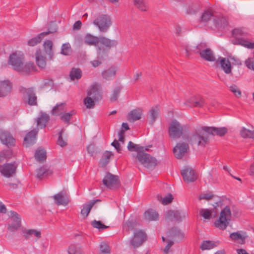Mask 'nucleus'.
Listing matches in <instances>:
<instances>
[{
	"mask_svg": "<svg viewBox=\"0 0 254 254\" xmlns=\"http://www.w3.org/2000/svg\"><path fill=\"white\" fill-rule=\"evenodd\" d=\"M24 55L23 54L15 52L9 57L8 63L13 69L22 74H27L36 70V67L33 63H28L24 64Z\"/></svg>",
	"mask_w": 254,
	"mask_h": 254,
	"instance_id": "nucleus-1",
	"label": "nucleus"
},
{
	"mask_svg": "<svg viewBox=\"0 0 254 254\" xmlns=\"http://www.w3.org/2000/svg\"><path fill=\"white\" fill-rule=\"evenodd\" d=\"M249 33L244 28H235L232 31V35L235 38L233 43L235 45H240L248 49L254 48V42L252 43L248 40Z\"/></svg>",
	"mask_w": 254,
	"mask_h": 254,
	"instance_id": "nucleus-2",
	"label": "nucleus"
},
{
	"mask_svg": "<svg viewBox=\"0 0 254 254\" xmlns=\"http://www.w3.org/2000/svg\"><path fill=\"white\" fill-rule=\"evenodd\" d=\"M231 211L229 206H226L220 212L219 219H217L214 226L221 230H225L231 220Z\"/></svg>",
	"mask_w": 254,
	"mask_h": 254,
	"instance_id": "nucleus-3",
	"label": "nucleus"
},
{
	"mask_svg": "<svg viewBox=\"0 0 254 254\" xmlns=\"http://www.w3.org/2000/svg\"><path fill=\"white\" fill-rule=\"evenodd\" d=\"M135 158L142 165L148 169L154 168L157 164V161L155 158L142 150L137 153Z\"/></svg>",
	"mask_w": 254,
	"mask_h": 254,
	"instance_id": "nucleus-4",
	"label": "nucleus"
},
{
	"mask_svg": "<svg viewBox=\"0 0 254 254\" xmlns=\"http://www.w3.org/2000/svg\"><path fill=\"white\" fill-rule=\"evenodd\" d=\"M186 127L182 125L176 120H173L169 124L168 133L172 138H179L183 135Z\"/></svg>",
	"mask_w": 254,
	"mask_h": 254,
	"instance_id": "nucleus-5",
	"label": "nucleus"
},
{
	"mask_svg": "<svg viewBox=\"0 0 254 254\" xmlns=\"http://www.w3.org/2000/svg\"><path fill=\"white\" fill-rule=\"evenodd\" d=\"M20 92L23 95L24 102L30 106H37V97L33 88H26L20 87Z\"/></svg>",
	"mask_w": 254,
	"mask_h": 254,
	"instance_id": "nucleus-6",
	"label": "nucleus"
},
{
	"mask_svg": "<svg viewBox=\"0 0 254 254\" xmlns=\"http://www.w3.org/2000/svg\"><path fill=\"white\" fill-rule=\"evenodd\" d=\"M93 24L99 28L100 31L105 32L112 25V20L109 15L101 14L94 20Z\"/></svg>",
	"mask_w": 254,
	"mask_h": 254,
	"instance_id": "nucleus-7",
	"label": "nucleus"
},
{
	"mask_svg": "<svg viewBox=\"0 0 254 254\" xmlns=\"http://www.w3.org/2000/svg\"><path fill=\"white\" fill-rule=\"evenodd\" d=\"M103 183L108 189L114 190L120 186V181L117 175L107 172L103 179Z\"/></svg>",
	"mask_w": 254,
	"mask_h": 254,
	"instance_id": "nucleus-8",
	"label": "nucleus"
},
{
	"mask_svg": "<svg viewBox=\"0 0 254 254\" xmlns=\"http://www.w3.org/2000/svg\"><path fill=\"white\" fill-rule=\"evenodd\" d=\"M188 142L190 145H197L204 147L209 142V138L207 136L200 134L197 131L193 133L188 139Z\"/></svg>",
	"mask_w": 254,
	"mask_h": 254,
	"instance_id": "nucleus-9",
	"label": "nucleus"
},
{
	"mask_svg": "<svg viewBox=\"0 0 254 254\" xmlns=\"http://www.w3.org/2000/svg\"><path fill=\"white\" fill-rule=\"evenodd\" d=\"M189 149L188 143L180 142L174 147L173 153L176 158L180 159L188 154Z\"/></svg>",
	"mask_w": 254,
	"mask_h": 254,
	"instance_id": "nucleus-10",
	"label": "nucleus"
},
{
	"mask_svg": "<svg viewBox=\"0 0 254 254\" xmlns=\"http://www.w3.org/2000/svg\"><path fill=\"white\" fill-rule=\"evenodd\" d=\"M146 240L145 233L141 230H137L134 232L133 238L130 240V244L134 248L139 247Z\"/></svg>",
	"mask_w": 254,
	"mask_h": 254,
	"instance_id": "nucleus-11",
	"label": "nucleus"
},
{
	"mask_svg": "<svg viewBox=\"0 0 254 254\" xmlns=\"http://www.w3.org/2000/svg\"><path fill=\"white\" fill-rule=\"evenodd\" d=\"M102 88L100 84L95 83L92 85L87 92V96L98 101L102 98Z\"/></svg>",
	"mask_w": 254,
	"mask_h": 254,
	"instance_id": "nucleus-12",
	"label": "nucleus"
},
{
	"mask_svg": "<svg viewBox=\"0 0 254 254\" xmlns=\"http://www.w3.org/2000/svg\"><path fill=\"white\" fill-rule=\"evenodd\" d=\"M201 129L212 135H217L223 136L228 132V129L226 127H216L203 126L201 127Z\"/></svg>",
	"mask_w": 254,
	"mask_h": 254,
	"instance_id": "nucleus-13",
	"label": "nucleus"
},
{
	"mask_svg": "<svg viewBox=\"0 0 254 254\" xmlns=\"http://www.w3.org/2000/svg\"><path fill=\"white\" fill-rule=\"evenodd\" d=\"M0 140L7 147L14 146L15 144V139L10 132L6 130H0Z\"/></svg>",
	"mask_w": 254,
	"mask_h": 254,
	"instance_id": "nucleus-14",
	"label": "nucleus"
},
{
	"mask_svg": "<svg viewBox=\"0 0 254 254\" xmlns=\"http://www.w3.org/2000/svg\"><path fill=\"white\" fill-rule=\"evenodd\" d=\"M205 104L204 99L200 95L191 97L185 103V104L187 106H193L197 108L202 107Z\"/></svg>",
	"mask_w": 254,
	"mask_h": 254,
	"instance_id": "nucleus-15",
	"label": "nucleus"
},
{
	"mask_svg": "<svg viewBox=\"0 0 254 254\" xmlns=\"http://www.w3.org/2000/svg\"><path fill=\"white\" fill-rule=\"evenodd\" d=\"M52 197L58 205L66 206L69 201V195L64 191H61Z\"/></svg>",
	"mask_w": 254,
	"mask_h": 254,
	"instance_id": "nucleus-16",
	"label": "nucleus"
},
{
	"mask_svg": "<svg viewBox=\"0 0 254 254\" xmlns=\"http://www.w3.org/2000/svg\"><path fill=\"white\" fill-rule=\"evenodd\" d=\"M185 181L187 182H193L197 179V176L195 171L191 168L187 167L181 171Z\"/></svg>",
	"mask_w": 254,
	"mask_h": 254,
	"instance_id": "nucleus-17",
	"label": "nucleus"
},
{
	"mask_svg": "<svg viewBox=\"0 0 254 254\" xmlns=\"http://www.w3.org/2000/svg\"><path fill=\"white\" fill-rule=\"evenodd\" d=\"M16 167L14 164H4L3 166H0V172L1 174L6 178L11 177L15 174Z\"/></svg>",
	"mask_w": 254,
	"mask_h": 254,
	"instance_id": "nucleus-18",
	"label": "nucleus"
},
{
	"mask_svg": "<svg viewBox=\"0 0 254 254\" xmlns=\"http://www.w3.org/2000/svg\"><path fill=\"white\" fill-rule=\"evenodd\" d=\"M12 83L8 80L0 81V97H4L10 93L12 90Z\"/></svg>",
	"mask_w": 254,
	"mask_h": 254,
	"instance_id": "nucleus-19",
	"label": "nucleus"
},
{
	"mask_svg": "<svg viewBox=\"0 0 254 254\" xmlns=\"http://www.w3.org/2000/svg\"><path fill=\"white\" fill-rule=\"evenodd\" d=\"M38 130V128H34L27 133L24 138V142L26 144V147L35 143Z\"/></svg>",
	"mask_w": 254,
	"mask_h": 254,
	"instance_id": "nucleus-20",
	"label": "nucleus"
},
{
	"mask_svg": "<svg viewBox=\"0 0 254 254\" xmlns=\"http://www.w3.org/2000/svg\"><path fill=\"white\" fill-rule=\"evenodd\" d=\"M168 237L175 241H181L185 237L184 233L177 228H172L167 233Z\"/></svg>",
	"mask_w": 254,
	"mask_h": 254,
	"instance_id": "nucleus-21",
	"label": "nucleus"
},
{
	"mask_svg": "<svg viewBox=\"0 0 254 254\" xmlns=\"http://www.w3.org/2000/svg\"><path fill=\"white\" fill-rule=\"evenodd\" d=\"M101 200L100 199H94L92 200H90L87 202L86 204H84L82 206V208L81 210V214L84 217V218H86L88 216V214L94 206V205L97 202H100Z\"/></svg>",
	"mask_w": 254,
	"mask_h": 254,
	"instance_id": "nucleus-22",
	"label": "nucleus"
},
{
	"mask_svg": "<svg viewBox=\"0 0 254 254\" xmlns=\"http://www.w3.org/2000/svg\"><path fill=\"white\" fill-rule=\"evenodd\" d=\"M49 119L50 117L48 114L41 112L40 113L39 117L36 119L37 126L39 127L40 128H45L46 127Z\"/></svg>",
	"mask_w": 254,
	"mask_h": 254,
	"instance_id": "nucleus-23",
	"label": "nucleus"
},
{
	"mask_svg": "<svg viewBox=\"0 0 254 254\" xmlns=\"http://www.w3.org/2000/svg\"><path fill=\"white\" fill-rule=\"evenodd\" d=\"M212 198H215V203L212 204L214 208H216L221 204L222 201L221 197L215 196L214 195L211 194V193L202 194L199 197V199H205L207 200Z\"/></svg>",
	"mask_w": 254,
	"mask_h": 254,
	"instance_id": "nucleus-24",
	"label": "nucleus"
},
{
	"mask_svg": "<svg viewBox=\"0 0 254 254\" xmlns=\"http://www.w3.org/2000/svg\"><path fill=\"white\" fill-rule=\"evenodd\" d=\"M219 62L222 69L225 73H232V67L231 63L228 59H226L225 58L220 57L219 59Z\"/></svg>",
	"mask_w": 254,
	"mask_h": 254,
	"instance_id": "nucleus-25",
	"label": "nucleus"
},
{
	"mask_svg": "<svg viewBox=\"0 0 254 254\" xmlns=\"http://www.w3.org/2000/svg\"><path fill=\"white\" fill-rule=\"evenodd\" d=\"M142 114V110L137 108L131 111L128 114V120L134 122L141 119Z\"/></svg>",
	"mask_w": 254,
	"mask_h": 254,
	"instance_id": "nucleus-26",
	"label": "nucleus"
},
{
	"mask_svg": "<svg viewBox=\"0 0 254 254\" xmlns=\"http://www.w3.org/2000/svg\"><path fill=\"white\" fill-rule=\"evenodd\" d=\"M143 218L147 221H156L159 218V214L155 210L150 209L145 211Z\"/></svg>",
	"mask_w": 254,
	"mask_h": 254,
	"instance_id": "nucleus-27",
	"label": "nucleus"
},
{
	"mask_svg": "<svg viewBox=\"0 0 254 254\" xmlns=\"http://www.w3.org/2000/svg\"><path fill=\"white\" fill-rule=\"evenodd\" d=\"M199 55L202 59L207 61L214 62L216 60L214 53L210 48H207L202 51L200 53Z\"/></svg>",
	"mask_w": 254,
	"mask_h": 254,
	"instance_id": "nucleus-28",
	"label": "nucleus"
},
{
	"mask_svg": "<svg viewBox=\"0 0 254 254\" xmlns=\"http://www.w3.org/2000/svg\"><path fill=\"white\" fill-rule=\"evenodd\" d=\"M35 56L37 65L40 68H45L46 65V58L42 55V51L40 49L36 51Z\"/></svg>",
	"mask_w": 254,
	"mask_h": 254,
	"instance_id": "nucleus-29",
	"label": "nucleus"
},
{
	"mask_svg": "<svg viewBox=\"0 0 254 254\" xmlns=\"http://www.w3.org/2000/svg\"><path fill=\"white\" fill-rule=\"evenodd\" d=\"M55 30L53 29L52 31L49 32H44L38 34L36 37H35L31 39H30L28 42L27 44L30 46H34L37 44L40 43L43 39V38L46 35H48L49 33L52 32Z\"/></svg>",
	"mask_w": 254,
	"mask_h": 254,
	"instance_id": "nucleus-30",
	"label": "nucleus"
},
{
	"mask_svg": "<svg viewBox=\"0 0 254 254\" xmlns=\"http://www.w3.org/2000/svg\"><path fill=\"white\" fill-rule=\"evenodd\" d=\"M99 43L108 49L116 47L118 44L117 40H111L103 36L100 37Z\"/></svg>",
	"mask_w": 254,
	"mask_h": 254,
	"instance_id": "nucleus-31",
	"label": "nucleus"
},
{
	"mask_svg": "<svg viewBox=\"0 0 254 254\" xmlns=\"http://www.w3.org/2000/svg\"><path fill=\"white\" fill-rule=\"evenodd\" d=\"M116 71L117 68L111 66L108 69L103 71L102 73V75L106 80H111L115 77Z\"/></svg>",
	"mask_w": 254,
	"mask_h": 254,
	"instance_id": "nucleus-32",
	"label": "nucleus"
},
{
	"mask_svg": "<svg viewBox=\"0 0 254 254\" xmlns=\"http://www.w3.org/2000/svg\"><path fill=\"white\" fill-rule=\"evenodd\" d=\"M213 21L215 26L217 27H225L228 25L227 18L222 16L215 15Z\"/></svg>",
	"mask_w": 254,
	"mask_h": 254,
	"instance_id": "nucleus-33",
	"label": "nucleus"
},
{
	"mask_svg": "<svg viewBox=\"0 0 254 254\" xmlns=\"http://www.w3.org/2000/svg\"><path fill=\"white\" fill-rule=\"evenodd\" d=\"M100 37L94 36L90 34L86 35L84 38V42L88 45L96 46L99 43Z\"/></svg>",
	"mask_w": 254,
	"mask_h": 254,
	"instance_id": "nucleus-34",
	"label": "nucleus"
},
{
	"mask_svg": "<svg viewBox=\"0 0 254 254\" xmlns=\"http://www.w3.org/2000/svg\"><path fill=\"white\" fill-rule=\"evenodd\" d=\"M22 233H23L24 238L26 240L30 239L32 235H34L38 239H39L41 237L40 231L34 229H23L22 230Z\"/></svg>",
	"mask_w": 254,
	"mask_h": 254,
	"instance_id": "nucleus-35",
	"label": "nucleus"
},
{
	"mask_svg": "<svg viewBox=\"0 0 254 254\" xmlns=\"http://www.w3.org/2000/svg\"><path fill=\"white\" fill-rule=\"evenodd\" d=\"M36 177L39 180L52 174V172L45 167H41L36 170Z\"/></svg>",
	"mask_w": 254,
	"mask_h": 254,
	"instance_id": "nucleus-36",
	"label": "nucleus"
},
{
	"mask_svg": "<svg viewBox=\"0 0 254 254\" xmlns=\"http://www.w3.org/2000/svg\"><path fill=\"white\" fill-rule=\"evenodd\" d=\"M45 51L49 56V59L53 60L54 53L52 50L53 42L51 40H46L43 44Z\"/></svg>",
	"mask_w": 254,
	"mask_h": 254,
	"instance_id": "nucleus-37",
	"label": "nucleus"
},
{
	"mask_svg": "<svg viewBox=\"0 0 254 254\" xmlns=\"http://www.w3.org/2000/svg\"><path fill=\"white\" fill-rule=\"evenodd\" d=\"M34 156L38 162H43L47 158L46 152L44 149L39 148L36 150Z\"/></svg>",
	"mask_w": 254,
	"mask_h": 254,
	"instance_id": "nucleus-38",
	"label": "nucleus"
},
{
	"mask_svg": "<svg viewBox=\"0 0 254 254\" xmlns=\"http://www.w3.org/2000/svg\"><path fill=\"white\" fill-rule=\"evenodd\" d=\"M113 154L110 151H106L103 154L102 157L100 160V164L101 167L106 166L110 161V158Z\"/></svg>",
	"mask_w": 254,
	"mask_h": 254,
	"instance_id": "nucleus-39",
	"label": "nucleus"
},
{
	"mask_svg": "<svg viewBox=\"0 0 254 254\" xmlns=\"http://www.w3.org/2000/svg\"><path fill=\"white\" fill-rule=\"evenodd\" d=\"M214 17L215 15L213 14V13L211 10H208L204 11L202 13L200 17V21L202 22H207L208 20H213Z\"/></svg>",
	"mask_w": 254,
	"mask_h": 254,
	"instance_id": "nucleus-40",
	"label": "nucleus"
},
{
	"mask_svg": "<svg viewBox=\"0 0 254 254\" xmlns=\"http://www.w3.org/2000/svg\"><path fill=\"white\" fill-rule=\"evenodd\" d=\"M159 108L158 106L152 108L149 112V118L151 124H153L158 117L159 113Z\"/></svg>",
	"mask_w": 254,
	"mask_h": 254,
	"instance_id": "nucleus-41",
	"label": "nucleus"
},
{
	"mask_svg": "<svg viewBox=\"0 0 254 254\" xmlns=\"http://www.w3.org/2000/svg\"><path fill=\"white\" fill-rule=\"evenodd\" d=\"M122 88L123 87L122 86H118L114 89L110 98L111 102H115L118 100Z\"/></svg>",
	"mask_w": 254,
	"mask_h": 254,
	"instance_id": "nucleus-42",
	"label": "nucleus"
},
{
	"mask_svg": "<svg viewBox=\"0 0 254 254\" xmlns=\"http://www.w3.org/2000/svg\"><path fill=\"white\" fill-rule=\"evenodd\" d=\"M216 247L215 242L211 241H203L200 247L202 250H210Z\"/></svg>",
	"mask_w": 254,
	"mask_h": 254,
	"instance_id": "nucleus-43",
	"label": "nucleus"
},
{
	"mask_svg": "<svg viewBox=\"0 0 254 254\" xmlns=\"http://www.w3.org/2000/svg\"><path fill=\"white\" fill-rule=\"evenodd\" d=\"M157 198L158 200L160 201L163 204L167 205L170 203L173 199V195L171 193H169L167 196H165L164 198L160 195H157Z\"/></svg>",
	"mask_w": 254,
	"mask_h": 254,
	"instance_id": "nucleus-44",
	"label": "nucleus"
},
{
	"mask_svg": "<svg viewBox=\"0 0 254 254\" xmlns=\"http://www.w3.org/2000/svg\"><path fill=\"white\" fill-rule=\"evenodd\" d=\"M230 237L232 240L234 241L241 240V242H240V243L243 244L245 242V240L247 238V236L242 235L240 233H239V232H237L231 233L230 235Z\"/></svg>",
	"mask_w": 254,
	"mask_h": 254,
	"instance_id": "nucleus-45",
	"label": "nucleus"
},
{
	"mask_svg": "<svg viewBox=\"0 0 254 254\" xmlns=\"http://www.w3.org/2000/svg\"><path fill=\"white\" fill-rule=\"evenodd\" d=\"M65 103H62L59 104H57L55 106L52 110V114L53 115H61L62 113V111L64 110V107L65 106Z\"/></svg>",
	"mask_w": 254,
	"mask_h": 254,
	"instance_id": "nucleus-46",
	"label": "nucleus"
},
{
	"mask_svg": "<svg viewBox=\"0 0 254 254\" xmlns=\"http://www.w3.org/2000/svg\"><path fill=\"white\" fill-rule=\"evenodd\" d=\"M82 72L79 68H72L70 72L69 76L71 80L79 79L81 77Z\"/></svg>",
	"mask_w": 254,
	"mask_h": 254,
	"instance_id": "nucleus-47",
	"label": "nucleus"
},
{
	"mask_svg": "<svg viewBox=\"0 0 254 254\" xmlns=\"http://www.w3.org/2000/svg\"><path fill=\"white\" fill-rule=\"evenodd\" d=\"M134 5L141 11H146L148 7L145 0H133Z\"/></svg>",
	"mask_w": 254,
	"mask_h": 254,
	"instance_id": "nucleus-48",
	"label": "nucleus"
},
{
	"mask_svg": "<svg viewBox=\"0 0 254 254\" xmlns=\"http://www.w3.org/2000/svg\"><path fill=\"white\" fill-rule=\"evenodd\" d=\"M74 114V111L69 113H64L61 114V120L67 124H69V121L71 117Z\"/></svg>",
	"mask_w": 254,
	"mask_h": 254,
	"instance_id": "nucleus-49",
	"label": "nucleus"
},
{
	"mask_svg": "<svg viewBox=\"0 0 254 254\" xmlns=\"http://www.w3.org/2000/svg\"><path fill=\"white\" fill-rule=\"evenodd\" d=\"M254 130H251L243 127L240 130V134L243 138H253Z\"/></svg>",
	"mask_w": 254,
	"mask_h": 254,
	"instance_id": "nucleus-50",
	"label": "nucleus"
},
{
	"mask_svg": "<svg viewBox=\"0 0 254 254\" xmlns=\"http://www.w3.org/2000/svg\"><path fill=\"white\" fill-rule=\"evenodd\" d=\"M96 102L97 101H95L91 97L88 96L84 99V104L88 109L93 108L95 106Z\"/></svg>",
	"mask_w": 254,
	"mask_h": 254,
	"instance_id": "nucleus-51",
	"label": "nucleus"
},
{
	"mask_svg": "<svg viewBox=\"0 0 254 254\" xmlns=\"http://www.w3.org/2000/svg\"><path fill=\"white\" fill-rule=\"evenodd\" d=\"M127 148L130 151H140V150L143 151V147L139 146L138 145L134 144L132 141H129Z\"/></svg>",
	"mask_w": 254,
	"mask_h": 254,
	"instance_id": "nucleus-52",
	"label": "nucleus"
},
{
	"mask_svg": "<svg viewBox=\"0 0 254 254\" xmlns=\"http://www.w3.org/2000/svg\"><path fill=\"white\" fill-rule=\"evenodd\" d=\"M199 9V5L197 3H193L189 6L187 12L188 14H195Z\"/></svg>",
	"mask_w": 254,
	"mask_h": 254,
	"instance_id": "nucleus-53",
	"label": "nucleus"
},
{
	"mask_svg": "<svg viewBox=\"0 0 254 254\" xmlns=\"http://www.w3.org/2000/svg\"><path fill=\"white\" fill-rule=\"evenodd\" d=\"M72 50L69 43L63 44L61 53L65 56H68L71 53Z\"/></svg>",
	"mask_w": 254,
	"mask_h": 254,
	"instance_id": "nucleus-54",
	"label": "nucleus"
},
{
	"mask_svg": "<svg viewBox=\"0 0 254 254\" xmlns=\"http://www.w3.org/2000/svg\"><path fill=\"white\" fill-rule=\"evenodd\" d=\"M91 225L95 228L98 229L99 231L108 228L109 227L103 224L100 221L94 220L91 222Z\"/></svg>",
	"mask_w": 254,
	"mask_h": 254,
	"instance_id": "nucleus-55",
	"label": "nucleus"
},
{
	"mask_svg": "<svg viewBox=\"0 0 254 254\" xmlns=\"http://www.w3.org/2000/svg\"><path fill=\"white\" fill-rule=\"evenodd\" d=\"M199 214L204 219H209L212 216V212L208 209H201L199 210Z\"/></svg>",
	"mask_w": 254,
	"mask_h": 254,
	"instance_id": "nucleus-56",
	"label": "nucleus"
},
{
	"mask_svg": "<svg viewBox=\"0 0 254 254\" xmlns=\"http://www.w3.org/2000/svg\"><path fill=\"white\" fill-rule=\"evenodd\" d=\"M187 214L181 211L176 210L175 212L174 219L177 221H181L185 218Z\"/></svg>",
	"mask_w": 254,
	"mask_h": 254,
	"instance_id": "nucleus-57",
	"label": "nucleus"
},
{
	"mask_svg": "<svg viewBox=\"0 0 254 254\" xmlns=\"http://www.w3.org/2000/svg\"><path fill=\"white\" fill-rule=\"evenodd\" d=\"M9 217L13 222L21 223V218L16 212L10 211Z\"/></svg>",
	"mask_w": 254,
	"mask_h": 254,
	"instance_id": "nucleus-58",
	"label": "nucleus"
},
{
	"mask_svg": "<svg viewBox=\"0 0 254 254\" xmlns=\"http://www.w3.org/2000/svg\"><path fill=\"white\" fill-rule=\"evenodd\" d=\"M230 90L233 92L237 97H240L241 96V91L238 88L237 85L233 84L230 87Z\"/></svg>",
	"mask_w": 254,
	"mask_h": 254,
	"instance_id": "nucleus-59",
	"label": "nucleus"
},
{
	"mask_svg": "<svg viewBox=\"0 0 254 254\" xmlns=\"http://www.w3.org/2000/svg\"><path fill=\"white\" fill-rule=\"evenodd\" d=\"M207 48V45L206 43L201 42L196 46V51L195 52L200 54V53Z\"/></svg>",
	"mask_w": 254,
	"mask_h": 254,
	"instance_id": "nucleus-60",
	"label": "nucleus"
},
{
	"mask_svg": "<svg viewBox=\"0 0 254 254\" xmlns=\"http://www.w3.org/2000/svg\"><path fill=\"white\" fill-rule=\"evenodd\" d=\"M21 223H16V224L11 223L8 224L7 229L10 232H15L21 227Z\"/></svg>",
	"mask_w": 254,
	"mask_h": 254,
	"instance_id": "nucleus-61",
	"label": "nucleus"
},
{
	"mask_svg": "<svg viewBox=\"0 0 254 254\" xmlns=\"http://www.w3.org/2000/svg\"><path fill=\"white\" fill-rule=\"evenodd\" d=\"M64 131V129H62L60 132H59V137L58 138L57 143L61 146H64L66 145V142L64 141L63 136H62V133Z\"/></svg>",
	"mask_w": 254,
	"mask_h": 254,
	"instance_id": "nucleus-62",
	"label": "nucleus"
},
{
	"mask_svg": "<svg viewBox=\"0 0 254 254\" xmlns=\"http://www.w3.org/2000/svg\"><path fill=\"white\" fill-rule=\"evenodd\" d=\"M100 253H110V247L105 243H101L100 246Z\"/></svg>",
	"mask_w": 254,
	"mask_h": 254,
	"instance_id": "nucleus-63",
	"label": "nucleus"
},
{
	"mask_svg": "<svg viewBox=\"0 0 254 254\" xmlns=\"http://www.w3.org/2000/svg\"><path fill=\"white\" fill-rule=\"evenodd\" d=\"M174 210H169L167 211L165 214V218L169 220L172 221L174 219V215H175Z\"/></svg>",
	"mask_w": 254,
	"mask_h": 254,
	"instance_id": "nucleus-64",
	"label": "nucleus"
}]
</instances>
